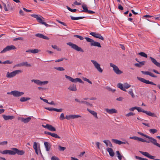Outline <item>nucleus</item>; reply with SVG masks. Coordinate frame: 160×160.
<instances>
[{
  "mask_svg": "<svg viewBox=\"0 0 160 160\" xmlns=\"http://www.w3.org/2000/svg\"><path fill=\"white\" fill-rule=\"evenodd\" d=\"M25 153L24 151L20 150L16 148H12V150H5L2 151V154H9L11 155H15L16 154L18 155H22Z\"/></svg>",
  "mask_w": 160,
  "mask_h": 160,
  "instance_id": "nucleus-1",
  "label": "nucleus"
},
{
  "mask_svg": "<svg viewBox=\"0 0 160 160\" xmlns=\"http://www.w3.org/2000/svg\"><path fill=\"white\" fill-rule=\"evenodd\" d=\"M138 134H139L140 135L142 136H144V137H145L146 138H147L148 139H149L150 140L148 141L149 142H150L153 143L154 145H156L157 146L160 148V145L159 143H157V141L155 139H154V138H153L151 137H150L148 135H145L142 132H138Z\"/></svg>",
  "mask_w": 160,
  "mask_h": 160,
  "instance_id": "nucleus-2",
  "label": "nucleus"
},
{
  "mask_svg": "<svg viewBox=\"0 0 160 160\" xmlns=\"http://www.w3.org/2000/svg\"><path fill=\"white\" fill-rule=\"evenodd\" d=\"M136 110H138V112H143V113H146L147 115L152 117H155L157 118H158V115L155 114L154 113L150 111H145L143 110L140 107H136Z\"/></svg>",
  "mask_w": 160,
  "mask_h": 160,
  "instance_id": "nucleus-3",
  "label": "nucleus"
},
{
  "mask_svg": "<svg viewBox=\"0 0 160 160\" xmlns=\"http://www.w3.org/2000/svg\"><path fill=\"white\" fill-rule=\"evenodd\" d=\"M85 38L86 39L87 42H90V45L91 46L98 47L99 48L101 47V46L99 42L94 41V40L89 38L85 37Z\"/></svg>",
  "mask_w": 160,
  "mask_h": 160,
  "instance_id": "nucleus-4",
  "label": "nucleus"
},
{
  "mask_svg": "<svg viewBox=\"0 0 160 160\" xmlns=\"http://www.w3.org/2000/svg\"><path fill=\"white\" fill-rule=\"evenodd\" d=\"M67 44L71 47L72 48L78 52H84V50L81 48L78 47L76 44H74L71 42H69Z\"/></svg>",
  "mask_w": 160,
  "mask_h": 160,
  "instance_id": "nucleus-5",
  "label": "nucleus"
},
{
  "mask_svg": "<svg viewBox=\"0 0 160 160\" xmlns=\"http://www.w3.org/2000/svg\"><path fill=\"white\" fill-rule=\"evenodd\" d=\"M21 72V71L20 70H15L11 72H8L6 76L7 78H12Z\"/></svg>",
  "mask_w": 160,
  "mask_h": 160,
  "instance_id": "nucleus-6",
  "label": "nucleus"
},
{
  "mask_svg": "<svg viewBox=\"0 0 160 160\" xmlns=\"http://www.w3.org/2000/svg\"><path fill=\"white\" fill-rule=\"evenodd\" d=\"M110 65L111 67L113 68V70L114 72L118 75H120L123 72L119 69L118 68L116 65L110 63Z\"/></svg>",
  "mask_w": 160,
  "mask_h": 160,
  "instance_id": "nucleus-7",
  "label": "nucleus"
},
{
  "mask_svg": "<svg viewBox=\"0 0 160 160\" xmlns=\"http://www.w3.org/2000/svg\"><path fill=\"white\" fill-rule=\"evenodd\" d=\"M7 94H8L12 95L14 97H19L23 95L24 93L23 92H20L18 91L14 90L10 92H8Z\"/></svg>",
  "mask_w": 160,
  "mask_h": 160,
  "instance_id": "nucleus-8",
  "label": "nucleus"
},
{
  "mask_svg": "<svg viewBox=\"0 0 160 160\" xmlns=\"http://www.w3.org/2000/svg\"><path fill=\"white\" fill-rule=\"evenodd\" d=\"M91 62L93 64L95 68L97 71L100 73H102L103 72V69L100 67V64L98 63L96 61L91 60Z\"/></svg>",
  "mask_w": 160,
  "mask_h": 160,
  "instance_id": "nucleus-9",
  "label": "nucleus"
},
{
  "mask_svg": "<svg viewBox=\"0 0 160 160\" xmlns=\"http://www.w3.org/2000/svg\"><path fill=\"white\" fill-rule=\"evenodd\" d=\"M137 79H138V80L142 82H143L146 84H150L155 86L156 85V84L155 83H153V82L150 81H149L148 80H146L143 78L138 77Z\"/></svg>",
  "mask_w": 160,
  "mask_h": 160,
  "instance_id": "nucleus-10",
  "label": "nucleus"
},
{
  "mask_svg": "<svg viewBox=\"0 0 160 160\" xmlns=\"http://www.w3.org/2000/svg\"><path fill=\"white\" fill-rule=\"evenodd\" d=\"M16 49V47L14 45H12L11 46H8L5 47L2 51L0 53H3L7 51L10 50H14Z\"/></svg>",
  "mask_w": 160,
  "mask_h": 160,
  "instance_id": "nucleus-11",
  "label": "nucleus"
},
{
  "mask_svg": "<svg viewBox=\"0 0 160 160\" xmlns=\"http://www.w3.org/2000/svg\"><path fill=\"white\" fill-rule=\"evenodd\" d=\"M90 34L95 38H99L101 40H103L104 39V38L100 34L97 32H91L90 33Z\"/></svg>",
  "mask_w": 160,
  "mask_h": 160,
  "instance_id": "nucleus-12",
  "label": "nucleus"
},
{
  "mask_svg": "<svg viewBox=\"0 0 160 160\" xmlns=\"http://www.w3.org/2000/svg\"><path fill=\"white\" fill-rule=\"evenodd\" d=\"M112 141L114 143L118 145H121L122 144H126L128 145H129V143L127 141H126L125 142H122L117 139H112Z\"/></svg>",
  "mask_w": 160,
  "mask_h": 160,
  "instance_id": "nucleus-13",
  "label": "nucleus"
},
{
  "mask_svg": "<svg viewBox=\"0 0 160 160\" xmlns=\"http://www.w3.org/2000/svg\"><path fill=\"white\" fill-rule=\"evenodd\" d=\"M31 16L36 18L38 22L41 24L42 23L44 22L42 19V18H43L41 16H38L36 14H32Z\"/></svg>",
  "mask_w": 160,
  "mask_h": 160,
  "instance_id": "nucleus-14",
  "label": "nucleus"
},
{
  "mask_svg": "<svg viewBox=\"0 0 160 160\" xmlns=\"http://www.w3.org/2000/svg\"><path fill=\"white\" fill-rule=\"evenodd\" d=\"M129 138L134 139L136 140L140 141L143 142H147L148 143H149V142L148 141L146 140H144L142 138H139L137 136H133L132 137H129Z\"/></svg>",
  "mask_w": 160,
  "mask_h": 160,
  "instance_id": "nucleus-15",
  "label": "nucleus"
},
{
  "mask_svg": "<svg viewBox=\"0 0 160 160\" xmlns=\"http://www.w3.org/2000/svg\"><path fill=\"white\" fill-rule=\"evenodd\" d=\"M81 116L78 115H66L65 117V118L67 120H70L71 119H74L75 118H78L81 117Z\"/></svg>",
  "mask_w": 160,
  "mask_h": 160,
  "instance_id": "nucleus-16",
  "label": "nucleus"
},
{
  "mask_svg": "<svg viewBox=\"0 0 160 160\" xmlns=\"http://www.w3.org/2000/svg\"><path fill=\"white\" fill-rule=\"evenodd\" d=\"M139 152L141 153L143 155L147 157L148 158L151 159H154L155 157L154 156H152L150 155L147 152H143L141 151H140Z\"/></svg>",
  "mask_w": 160,
  "mask_h": 160,
  "instance_id": "nucleus-17",
  "label": "nucleus"
},
{
  "mask_svg": "<svg viewBox=\"0 0 160 160\" xmlns=\"http://www.w3.org/2000/svg\"><path fill=\"white\" fill-rule=\"evenodd\" d=\"M68 89L70 91H76L77 90L76 85L74 84H71L68 88Z\"/></svg>",
  "mask_w": 160,
  "mask_h": 160,
  "instance_id": "nucleus-18",
  "label": "nucleus"
},
{
  "mask_svg": "<svg viewBox=\"0 0 160 160\" xmlns=\"http://www.w3.org/2000/svg\"><path fill=\"white\" fill-rule=\"evenodd\" d=\"M105 111L108 113L111 114L117 112V111L114 108H112L111 109L106 108Z\"/></svg>",
  "mask_w": 160,
  "mask_h": 160,
  "instance_id": "nucleus-19",
  "label": "nucleus"
},
{
  "mask_svg": "<svg viewBox=\"0 0 160 160\" xmlns=\"http://www.w3.org/2000/svg\"><path fill=\"white\" fill-rule=\"evenodd\" d=\"M141 72L143 74L148 75L153 78H157V76H156L154 75L153 73L150 72L141 71Z\"/></svg>",
  "mask_w": 160,
  "mask_h": 160,
  "instance_id": "nucleus-20",
  "label": "nucleus"
},
{
  "mask_svg": "<svg viewBox=\"0 0 160 160\" xmlns=\"http://www.w3.org/2000/svg\"><path fill=\"white\" fill-rule=\"evenodd\" d=\"M40 52V50L38 49H35L32 50L28 49L26 51L27 52H31L33 54L37 53Z\"/></svg>",
  "mask_w": 160,
  "mask_h": 160,
  "instance_id": "nucleus-21",
  "label": "nucleus"
},
{
  "mask_svg": "<svg viewBox=\"0 0 160 160\" xmlns=\"http://www.w3.org/2000/svg\"><path fill=\"white\" fill-rule=\"evenodd\" d=\"M150 58L151 59L152 62L155 65H156L157 67L160 68V63L157 62V61L155 59L152 57H150Z\"/></svg>",
  "mask_w": 160,
  "mask_h": 160,
  "instance_id": "nucleus-22",
  "label": "nucleus"
},
{
  "mask_svg": "<svg viewBox=\"0 0 160 160\" xmlns=\"http://www.w3.org/2000/svg\"><path fill=\"white\" fill-rule=\"evenodd\" d=\"M35 35L37 37H38L40 38H42L44 39L48 40L49 39L48 37L42 34L37 33Z\"/></svg>",
  "mask_w": 160,
  "mask_h": 160,
  "instance_id": "nucleus-23",
  "label": "nucleus"
},
{
  "mask_svg": "<svg viewBox=\"0 0 160 160\" xmlns=\"http://www.w3.org/2000/svg\"><path fill=\"white\" fill-rule=\"evenodd\" d=\"M44 145L46 151H49L51 147V145L48 142H44Z\"/></svg>",
  "mask_w": 160,
  "mask_h": 160,
  "instance_id": "nucleus-24",
  "label": "nucleus"
},
{
  "mask_svg": "<svg viewBox=\"0 0 160 160\" xmlns=\"http://www.w3.org/2000/svg\"><path fill=\"white\" fill-rule=\"evenodd\" d=\"M2 117L5 120H12L14 118V117L13 116H7L5 115H3Z\"/></svg>",
  "mask_w": 160,
  "mask_h": 160,
  "instance_id": "nucleus-25",
  "label": "nucleus"
},
{
  "mask_svg": "<svg viewBox=\"0 0 160 160\" xmlns=\"http://www.w3.org/2000/svg\"><path fill=\"white\" fill-rule=\"evenodd\" d=\"M139 63H136L134 64V65L137 67L141 68L144 65L145 63V61H143L142 62H139Z\"/></svg>",
  "mask_w": 160,
  "mask_h": 160,
  "instance_id": "nucleus-26",
  "label": "nucleus"
},
{
  "mask_svg": "<svg viewBox=\"0 0 160 160\" xmlns=\"http://www.w3.org/2000/svg\"><path fill=\"white\" fill-rule=\"evenodd\" d=\"M107 151L109 152L110 155L111 157H113L114 155V153L113 149L109 148H107Z\"/></svg>",
  "mask_w": 160,
  "mask_h": 160,
  "instance_id": "nucleus-27",
  "label": "nucleus"
},
{
  "mask_svg": "<svg viewBox=\"0 0 160 160\" xmlns=\"http://www.w3.org/2000/svg\"><path fill=\"white\" fill-rule=\"evenodd\" d=\"M87 110L96 119H98V117L97 116V113L94 111H92L88 108L87 109Z\"/></svg>",
  "mask_w": 160,
  "mask_h": 160,
  "instance_id": "nucleus-28",
  "label": "nucleus"
},
{
  "mask_svg": "<svg viewBox=\"0 0 160 160\" xmlns=\"http://www.w3.org/2000/svg\"><path fill=\"white\" fill-rule=\"evenodd\" d=\"M65 78L68 79L69 81L73 82H77V78L74 79L70 76H68L67 75H65Z\"/></svg>",
  "mask_w": 160,
  "mask_h": 160,
  "instance_id": "nucleus-29",
  "label": "nucleus"
},
{
  "mask_svg": "<svg viewBox=\"0 0 160 160\" xmlns=\"http://www.w3.org/2000/svg\"><path fill=\"white\" fill-rule=\"evenodd\" d=\"M31 118L30 117H28L25 118H21V120L22 122L24 123H27L31 120Z\"/></svg>",
  "mask_w": 160,
  "mask_h": 160,
  "instance_id": "nucleus-30",
  "label": "nucleus"
},
{
  "mask_svg": "<svg viewBox=\"0 0 160 160\" xmlns=\"http://www.w3.org/2000/svg\"><path fill=\"white\" fill-rule=\"evenodd\" d=\"M103 142L106 144L107 146H109L110 147H112V144L110 141L108 140H104Z\"/></svg>",
  "mask_w": 160,
  "mask_h": 160,
  "instance_id": "nucleus-31",
  "label": "nucleus"
},
{
  "mask_svg": "<svg viewBox=\"0 0 160 160\" xmlns=\"http://www.w3.org/2000/svg\"><path fill=\"white\" fill-rule=\"evenodd\" d=\"M117 87L118 88H120L121 90H123L125 92H126L127 90L124 88L123 87V85L121 83H119L117 85Z\"/></svg>",
  "mask_w": 160,
  "mask_h": 160,
  "instance_id": "nucleus-32",
  "label": "nucleus"
},
{
  "mask_svg": "<svg viewBox=\"0 0 160 160\" xmlns=\"http://www.w3.org/2000/svg\"><path fill=\"white\" fill-rule=\"evenodd\" d=\"M70 18H71V19L72 20H75L83 19V18H85V17H74L72 16H70Z\"/></svg>",
  "mask_w": 160,
  "mask_h": 160,
  "instance_id": "nucleus-33",
  "label": "nucleus"
},
{
  "mask_svg": "<svg viewBox=\"0 0 160 160\" xmlns=\"http://www.w3.org/2000/svg\"><path fill=\"white\" fill-rule=\"evenodd\" d=\"M30 99V98H25L24 97H22L20 99V101L21 102H26L28 100H29Z\"/></svg>",
  "mask_w": 160,
  "mask_h": 160,
  "instance_id": "nucleus-34",
  "label": "nucleus"
},
{
  "mask_svg": "<svg viewBox=\"0 0 160 160\" xmlns=\"http://www.w3.org/2000/svg\"><path fill=\"white\" fill-rule=\"evenodd\" d=\"M31 81L32 82H34V83L38 85H40L41 81L40 80L37 79H32Z\"/></svg>",
  "mask_w": 160,
  "mask_h": 160,
  "instance_id": "nucleus-35",
  "label": "nucleus"
},
{
  "mask_svg": "<svg viewBox=\"0 0 160 160\" xmlns=\"http://www.w3.org/2000/svg\"><path fill=\"white\" fill-rule=\"evenodd\" d=\"M48 130L52 132L55 131L56 130V128L50 124L49 125Z\"/></svg>",
  "mask_w": 160,
  "mask_h": 160,
  "instance_id": "nucleus-36",
  "label": "nucleus"
},
{
  "mask_svg": "<svg viewBox=\"0 0 160 160\" xmlns=\"http://www.w3.org/2000/svg\"><path fill=\"white\" fill-rule=\"evenodd\" d=\"M81 103H84V104L86 105H87L88 106H89L91 107L92 106V104H90L89 102H87L86 101H81Z\"/></svg>",
  "mask_w": 160,
  "mask_h": 160,
  "instance_id": "nucleus-37",
  "label": "nucleus"
},
{
  "mask_svg": "<svg viewBox=\"0 0 160 160\" xmlns=\"http://www.w3.org/2000/svg\"><path fill=\"white\" fill-rule=\"evenodd\" d=\"M83 10H82L81 12H87L88 9L87 6L86 5H82V6Z\"/></svg>",
  "mask_w": 160,
  "mask_h": 160,
  "instance_id": "nucleus-38",
  "label": "nucleus"
},
{
  "mask_svg": "<svg viewBox=\"0 0 160 160\" xmlns=\"http://www.w3.org/2000/svg\"><path fill=\"white\" fill-rule=\"evenodd\" d=\"M51 136H52L53 137H54L55 138H58L59 139H60L61 138L59 136H58L57 134L55 133H51Z\"/></svg>",
  "mask_w": 160,
  "mask_h": 160,
  "instance_id": "nucleus-39",
  "label": "nucleus"
},
{
  "mask_svg": "<svg viewBox=\"0 0 160 160\" xmlns=\"http://www.w3.org/2000/svg\"><path fill=\"white\" fill-rule=\"evenodd\" d=\"M116 154H117L119 160H121L122 158V156L120 154L119 151H116Z\"/></svg>",
  "mask_w": 160,
  "mask_h": 160,
  "instance_id": "nucleus-40",
  "label": "nucleus"
},
{
  "mask_svg": "<svg viewBox=\"0 0 160 160\" xmlns=\"http://www.w3.org/2000/svg\"><path fill=\"white\" fill-rule=\"evenodd\" d=\"M22 66H25L28 67H31V65L28 63V62H22Z\"/></svg>",
  "mask_w": 160,
  "mask_h": 160,
  "instance_id": "nucleus-41",
  "label": "nucleus"
},
{
  "mask_svg": "<svg viewBox=\"0 0 160 160\" xmlns=\"http://www.w3.org/2000/svg\"><path fill=\"white\" fill-rule=\"evenodd\" d=\"M138 54L139 55H140L141 56L144 57L146 58H147L148 57L147 55L144 52H140Z\"/></svg>",
  "mask_w": 160,
  "mask_h": 160,
  "instance_id": "nucleus-42",
  "label": "nucleus"
},
{
  "mask_svg": "<svg viewBox=\"0 0 160 160\" xmlns=\"http://www.w3.org/2000/svg\"><path fill=\"white\" fill-rule=\"evenodd\" d=\"M54 68L60 71H63L65 70L62 67H55Z\"/></svg>",
  "mask_w": 160,
  "mask_h": 160,
  "instance_id": "nucleus-43",
  "label": "nucleus"
},
{
  "mask_svg": "<svg viewBox=\"0 0 160 160\" xmlns=\"http://www.w3.org/2000/svg\"><path fill=\"white\" fill-rule=\"evenodd\" d=\"M150 132L152 134H154L157 132V130L155 129H151L149 130Z\"/></svg>",
  "mask_w": 160,
  "mask_h": 160,
  "instance_id": "nucleus-44",
  "label": "nucleus"
},
{
  "mask_svg": "<svg viewBox=\"0 0 160 160\" xmlns=\"http://www.w3.org/2000/svg\"><path fill=\"white\" fill-rule=\"evenodd\" d=\"M123 86L124 88L127 89L131 87V85L127 83H125L123 84Z\"/></svg>",
  "mask_w": 160,
  "mask_h": 160,
  "instance_id": "nucleus-45",
  "label": "nucleus"
},
{
  "mask_svg": "<svg viewBox=\"0 0 160 160\" xmlns=\"http://www.w3.org/2000/svg\"><path fill=\"white\" fill-rule=\"evenodd\" d=\"M128 93L131 95L132 97V98H134L135 97V96L132 91V89H131L129 91Z\"/></svg>",
  "mask_w": 160,
  "mask_h": 160,
  "instance_id": "nucleus-46",
  "label": "nucleus"
},
{
  "mask_svg": "<svg viewBox=\"0 0 160 160\" xmlns=\"http://www.w3.org/2000/svg\"><path fill=\"white\" fill-rule=\"evenodd\" d=\"M48 83V81H41L40 85H43L47 84Z\"/></svg>",
  "mask_w": 160,
  "mask_h": 160,
  "instance_id": "nucleus-47",
  "label": "nucleus"
},
{
  "mask_svg": "<svg viewBox=\"0 0 160 160\" xmlns=\"http://www.w3.org/2000/svg\"><path fill=\"white\" fill-rule=\"evenodd\" d=\"M82 79L84 81L88 82L89 83L91 84H92V82L91 81H90L88 79H87L86 78L84 77H83L82 78Z\"/></svg>",
  "mask_w": 160,
  "mask_h": 160,
  "instance_id": "nucleus-48",
  "label": "nucleus"
},
{
  "mask_svg": "<svg viewBox=\"0 0 160 160\" xmlns=\"http://www.w3.org/2000/svg\"><path fill=\"white\" fill-rule=\"evenodd\" d=\"M13 62L12 61H10L9 60H6L3 62V64H10L12 63Z\"/></svg>",
  "mask_w": 160,
  "mask_h": 160,
  "instance_id": "nucleus-49",
  "label": "nucleus"
},
{
  "mask_svg": "<svg viewBox=\"0 0 160 160\" xmlns=\"http://www.w3.org/2000/svg\"><path fill=\"white\" fill-rule=\"evenodd\" d=\"M135 114V113H133L132 112H130L127 114L126 115V117H128L130 116H131L134 115Z\"/></svg>",
  "mask_w": 160,
  "mask_h": 160,
  "instance_id": "nucleus-50",
  "label": "nucleus"
},
{
  "mask_svg": "<svg viewBox=\"0 0 160 160\" xmlns=\"http://www.w3.org/2000/svg\"><path fill=\"white\" fill-rule=\"evenodd\" d=\"M74 37L79 38L80 40H83L84 39L82 37L78 35H74Z\"/></svg>",
  "mask_w": 160,
  "mask_h": 160,
  "instance_id": "nucleus-51",
  "label": "nucleus"
},
{
  "mask_svg": "<svg viewBox=\"0 0 160 160\" xmlns=\"http://www.w3.org/2000/svg\"><path fill=\"white\" fill-rule=\"evenodd\" d=\"M59 118L61 120H63L64 119L66 118L65 117H64V115L63 113H62L61 114Z\"/></svg>",
  "mask_w": 160,
  "mask_h": 160,
  "instance_id": "nucleus-52",
  "label": "nucleus"
},
{
  "mask_svg": "<svg viewBox=\"0 0 160 160\" xmlns=\"http://www.w3.org/2000/svg\"><path fill=\"white\" fill-rule=\"evenodd\" d=\"M59 150L60 151H63L66 149V148L62 147L60 145L58 146Z\"/></svg>",
  "mask_w": 160,
  "mask_h": 160,
  "instance_id": "nucleus-53",
  "label": "nucleus"
},
{
  "mask_svg": "<svg viewBox=\"0 0 160 160\" xmlns=\"http://www.w3.org/2000/svg\"><path fill=\"white\" fill-rule=\"evenodd\" d=\"M106 88L109 91H112V92H114V91H115V89H112L111 88H110L109 87H106Z\"/></svg>",
  "mask_w": 160,
  "mask_h": 160,
  "instance_id": "nucleus-54",
  "label": "nucleus"
},
{
  "mask_svg": "<svg viewBox=\"0 0 160 160\" xmlns=\"http://www.w3.org/2000/svg\"><path fill=\"white\" fill-rule=\"evenodd\" d=\"M45 109L46 110L51 111H54L55 108H45Z\"/></svg>",
  "mask_w": 160,
  "mask_h": 160,
  "instance_id": "nucleus-55",
  "label": "nucleus"
},
{
  "mask_svg": "<svg viewBox=\"0 0 160 160\" xmlns=\"http://www.w3.org/2000/svg\"><path fill=\"white\" fill-rule=\"evenodd\" d=\"M7 6L8 8V10H12V7H11V4L10 3H8Z\"/></svg>",
  "mask_w": 160,
  "mask_h": 160,
  "instance_id": "nucleus-56",
  "label": "nucleus"
},
{
  "mask_svg": "<svg viewBox=\"0 0 160 160\" xmlns=\"http://www.w3.org/2000/svg\"><path fill=\"white\" fill-rule=\"evenodd\" d=\"M23 40V38L22 37H19L18 38H14L13 39L14 41H17V40Z\"/></svg>",
  "mask_w": 160,
  "mask_h": 160,
  "instance_id": "nucleus-57",
  "label": "nucleus"
},
{
  "mask_svg": "<svg viewBox=\"0 0 160 160\" xmlns=\"http://www.w3.org/2000/svg\"><path fill=\"white\" fill-rule=\"evenodd\" d=\"M33 148L34 149H38L37 143L36 142H34Z\"/></svg>",
  "mask_w": 160,
  "mask_h": 160,
  "instance_id": "nucleus-58",
  "label": "nucleus"
},
{
  "mask_svg": "<svg viewBox=\"0 0 160 160\" xmlns=\"http://www.w3.org/2000/svg\"><path fill=\"white\" fill-rule=\"evenodd\" d=\"M62 110L63 109L62 108L57 109L55 108L54 109V111L59 112H62Z\"/></svg>",
  "mask_w": 160,
  "mask_h": 160,
  "instance_id": "nucleus-59",
  "label": "nucleus"
},
{
  "mask_svg": "<svg viewBox=\"0 0 160 160\" xmlns=\"http://www.w3.org/2000/svg\"><path fill=\"white\" fill-rule=\"evenodd\" d=\"M51 160H59L58 158L56 157L55 156H53L51 158Z\"/></svg>",
  "mask_w": 160,
  "mask_h": 160,
  "instance_id": "nucleus-60",
  "label": "nucleus"
},
{
  "mask_svg": "<svg viewBox=\"0 0 160 160\" xmlns=\"http://www.w3.org/2000/svg\"><path fill=\"white\" fill-rule=\"evenodd\" d=\"M49 125V124H47L46 125H44L43 124H42V126L43 127L45 128H47L48 129Z\"/></svg>",
  "mask_w": 160,
  "mask_h": 160,
  "instance_id": "nucleus-61",
  "label": "nucleus"
},
{
  "mask_svg": "<svg viewBox=\"0 0 160 160\" xmlns=\"http://www.w3.org/2000/svg\"><path fill=\"white\" fill-rule=\"evenodd\" d=\"M7 143L8 142L7 141H3L0 142V145H6L7 144Z\"/></svg>",
  "mask_w": 160,
  "mask_h": 160,
  "instance_id": "nucleus-62",
  "label": "nucleus"
},
{
  "mask_svg": "<svg viewBox=\"0 0 160 160\" xmlns=\"http://www.w3.org/2000/svg\"><path fill=\"white\" fill-rule=\"evenodd\" d=\"M123 98L122 97H120L119 98H117L116 99V100L118 101H122L123 100Z\"/></svg>",
  "mask_w": 160,
  "mask_h": 160,
  "instance_id": "nucleus-63",
  "label": "nucleus"
},
{
  "mask_svg": "<svg viewBox=\"0 0 160 160\" xmlns=\"http://www.w3.org/2000/svg\"><path fill=\"white\" fill-rule=\"evenodd\" d=\"M19 13L22 16H24L25 15L23 12L22 10H20L19 11Z\"/></svg>",
  "mask_w": 160,
  "mask_h": 160,
  "instance_id": "nucleus-64",
  "label": "nucleus"
}]
</instances>
